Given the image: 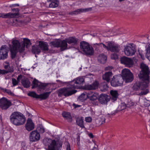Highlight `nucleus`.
Listing matches in <instances>:
<instances>
[{"mask_svg": "<svg viewBox=\"0 0 150 150\" xmlns=\"http://www.w3.org/2000/svg\"><path fill=\"white\" fill-rule=\"evenodd\" d=\"M141 70L138 74L139 78L142 81L136 82L132 87L133 91H136L140 89L144 91L139 93V95L141 96L146 94L149 92L146 88L150 82L149 75L150 71L148 66L142 62L140 65Z\"/></svg>", "mask_w": 150, "mask_h": 150, "instance_id": "1", "label": "nucleus"}, {"mask_svg": "<svg viewBox=\"0 0 150 150\" xmlns=\"http://www.w3.org/2000/svg\"><path fill=\"white\" fill-rule=\"evenodd\" d=\"M11 122L16 126H19L24 123L25 121V117L22 113L18 112H14L10 117Z\"/></svg>", "mask_w": 150, "mask_h": 150, "instance_id": "2", "label": "nucleus"}, {"mask_svg": "<svg viewBox=\"0 0 150 150\" xmlns=\"http://www.w3.org/2000/svg\"><path fill=\"white\" fill-rule=\"evenodd\" d=\"M70 86L66 88H64L59 90L58 91V96H64L66 97L68 96L74 94L76 92V91L74 90L75 88H78L79 87L75 84L73 85L70 84Z\"/></svg>", "mask_w": 150, "mask_h": 150, "instance_id": "3", "label": "nucleus"}, {"mask_svg": "<svg viewBox=\"0 0 150 150\" xmlns=\"http://www.w3.org/2000/svg\"><path fill=\"white\" fill-rule=\"evenodd\" d=\"M80 47L81 50L86 55L91 56L94 53L93 47L87 42L84 41L81 42Z\"/></svg>", "mask_w": 150, "mask_h": 150, "instance_id": "4", "label": "nucleus"}, {"mask_svg": "<svg viewBox=\"0 0 150 150\" xmlns=\"http://www.w3.org/2000/svg\"><path fill=\"white\" fill-rule=\"evenodd\" d=\"M122 76L126 83L131 82L134 79V76L129 69H124L122 71Z\"/></svg>", "mask_w": 150, "mask_h": 150, "instance_id": "5", "label": "nucleus"}, {"mask_svg": "<svg viewBox=\"0 0 150 150\" xmlns=\"http://www.w3.org/2000/svg\"><path fill=\"white\" fill-rule=\"evenodd\" d=\"M13 47L11 49L18 51L20 52H22L24 50V44H21L17 40H13L12 42Z\"/></svg>", "mask_w": 150, "mask_h": 150, "instance_id": "6", "label": "nucleus"}, {"mask_svg": "<svg viewBox=\"0 0 150 150\" xmlns=\"http://www.w3.org/2000/svg\"><path fill=\"white\" fill-rule=\"evenodd\" d=\"M133 44H130L129 45L125 47L124 49L125 53L127 56H132L134 55L136 52V49Z\"/></svg>", "mask_w": 150, "mask_h": 150, "instance_id": "7", "label": "nucleus"}, {"mask_svg": "<svg viewBox=\"0 0 150 150\" xmlns=\"http://www.w3.org/2000/svg\"><path fill=\"white\" fill-rule=\"evenodd\" d=\"M120 61L121 64H124L127 67H130L133 65V60L131 58L125 56L120 58Z\"/></svg>", "mask_w": 150, "mask_h": 150, "instance_id": "8", "label": "nucleus"}, {"mask_svg": "<svg viewBox=\"0 0 150 150\" xmlns=\"http://www.w3.org/2000/svg\"><path fill=\"white\" fill-rule=\"evenodd\" d=\"M40 138L39 133L36 130L32 131L30 134V140L31 142H34L39 141Z\"/></svg>", "mask_w": 150, "mask_h": 150, "instance_id": "9", "label": "nucleus"}, {"mask_svg": "<svg viewBox=\"0 0 150 150\" xmlns=\"http://www.w3.org/2000/svg\"><path fill=\"white\" fill-rule=\"evenodd\" d=\"M8 51L6 46L4 45L1 46L0 49V60L4 59L7 57Z\"/></svg>", "mask_w": 150, "mask_h": 150, "instance_id": "10", "label": "nucleus"}, {"mask_svg": "<svg viewBox=\"0 0 150 150\" xmlns=\"http://www.w3.org/2000/svg\"><path fill=\"white\" fill-rule=\"evenodd\" d=\"M11 102L4 98L0 99V107L2 110L7 109L11 105Z\"/></svg>", "mask_w": 150, "mask_h": 150, "instance_id": "11", "label": "nucleus"}, {"mask_svg": "<svg viewBox=\"0 0 150 150\" xmlns=\"http://www.w3.org/2000/svg\"><path fill=\"white\" fill-rule=\"evenodd\" d=\"M124 80L122 76L120 75L113 76V86H118L122 85Z\"/></svg>", "mask_w": 150, "mask_h": 150, "instance_id": "12", "label": "nucleus"}, {"mask_svg": "<svg viewBox=\"0 0 150 150\" xmlns=\"http://www.w3.org/2000/svg\"><path fill=\"white\" fill-rule=\"evenodd\" d=\"M120 46L113 42V59L117 60L119 58V52L120 50Z\"/></svg>", "mask_w": 150, "mask_h": 150, "instance_id": "13", "label": "nucleus"}, {"mask_svg": "<svg viewBox=\"0 0 150 150\" xmlns=\"http://www.w3.org/2000/svg\"><path fill=\"white\" fill-rule=\"evenodd\" d=\"M62 146L60 144L57 143L55 140H52L50 145L48 146L47 150H58Z\"/></svg>", "mask_w": 150, "mask_h": 150, "instance_id": "14", "label": "nucleus"}, {"mask_svg": "<svg viewBox=\"0 0 150 150\" xmlns=\"http://www.w3.org/2000/svg\"><path fill=\"white\" fill-rule=\"evenodd\" d=\"M110 97L106 94H102L99 98V100L101 104H105L110 100Z\"/></svg>", "mask_w": 150, "mask_h": 150, "instance_id": "15", "label": "nucleus"}, {"mask_svg": "<svg viewBox=\"0 0 150 150\" xmlns=\"http://www.w3.org/2000/svg\"><path fill=\"white\" fill-rule=\"evenodd\" d=\"M25 127L28 131H30L34 129L35 127L34 124L31 119L29 118L27 120Z\"/></svg>", "mask_w": 150, "mask_h": 150, "instance_id": "16", "label": "nucleus"}, {"mask_svg": "<svg viewBox=\"0 0 150 150\" xmlns=\"http://www.w3.org/2000/svg\"><path fill=\"white\" fill-rule=\"evenodd\" d=\"M94 45H97L98 46H103V47L106 49L108 50H110L111 52H112V44L111 42H108L107 45L106 46L103 43H96L94 44Z\"/></svg>", "mask_w": 150, "mask_h": 150, "instance_id": "17", "label": "nucleus"}, {"mask_svg": "<svg viewBox=\"0 0 150 150\" xmlns=\"http://www.w3.org/2000/svg\"><path fill=\"white\" fill-rule=\"evenodd\" d=\"M99 84L98 82L96 81L92 84L87 85L86 87V89L88 90L96 89L98 88Z\"/></svg>", "mask_w": 150, "mask_h": 150, "instance_id": "18", "label": "nucleus"}, {"mask_svg": "<svg viewBox=\"0 0 150 150\" xmlns=\"http://www.w3.org/2000/svg\"><path fill=\"white\" fill-rule=\"evenodd\" d=\"M98 95L97 93L90 91L88 93V98L92 100H95L97 99Z\"/></svg>", "mask_w": 150, "mask_h": 150, "instance_id": "19", "label": "nucleus"}, {"mask_svg": "<svg viewBox=\"0 0 150 150\" xmlns=\"http://www.w3.org/2000/svg\"><path fill=\"white\" fill-rule=\"evenodd\" d=\"M48 2H50L49 7L51 8H54L57 7L59 4V1L58 0H47Z\"/></svg>", "mask_w": 150, "mask_h": 150, "instance_id": "20", "label": "nucleus"}, {"mask_svg": "<svg viewBox=\"0 0 150 150\" xmlns=\"http://www.w3.org/2000/svg\"><path fill=\"white\" fill-rule=\"evenodd\" d=\"M84 80L83 77H78L76 79V80L75 81H73L72 82H70L71 85H73L75 84V85H77L79 87V86L78 85L79 84H80L81 83H83L84 82Z\"/></svg>", "mask_w": 150, "mask_h": 150, "instance_id": "21", "label": "nucleus"}, {"mask_svg": "<svg viewBox=\"0 0 150 150\" xmlns=\"http://www.w3.org/2000/svg\"><path fill=\"white\" fill-rule=\"evenodd\" d=\"M39 45L40 50L43 51H47L48 50V45L46 42L40 41Z\"/></svg>", "mask_w": 150, "mask_h": 150, "instance_id": "22", "label": "nucleus"}, {"mask_svg": "<svg viewBox=\"0 0 150 150\" xmlns=\"http://www.w3.org/2000/svg\"><path fill=\"white\" fill-rule=\"evenodd\" d=\"M107 59L106 56L103 54H100L98 57V61L102 64L105 63L106 62Z\"/></svg>", "mask_w": 150, "mask_h": 150, "instance_id": "23", "label": "nucleus"}, {"mask_svg": "<svg viewBox=\"0 0 150 150\" xmlns=\"http://www.w3.org/2000/svg\"><path fill=\"white\" fill-rule=\"evenodd\" d=\"M112 72L111 71H109L105 73L103 76V79L107 82H109L110 80V77L112 76Z\"/></svg>", "mask_w": 150, "mask_h": 150, "instance_id": "24", "label": "nucleus"}, {"mask_svg": "<svg viewBox=\"0 0 150 150\" xmlns=\"http://www.w3.org/2000/svg\"><path fill=\"white\" fill-rule=\"evenodd\" d=\"M62 115L69 122L71 121L72 117L69 112H64L62 113Z\"/></svg>", "mask_w": 150, "mask_h": 150, "instance_id": "25", "label": "nucleus"}, {"mask_svg": "<svg viewBox=\"0 0 150 150\" xmlns=\"http://www.w3.org/2000/svg\"><path fill=\"white\" fill-rule=\"evenodd\" d=\"M21 83L25 87L27 88L30 86V82L27 78H23Z\"/></svg>", "mask_w": 150, "mask_h": 150, "instance_id": "26", "label": "nucleus"}, {"mask_svg": "<svg viewBox=\"0 0 150 150\" xmlns=\"http://www.w3.org/2000/svg\"><path fill=\"white\" fill-rule=\"evenodd\" d=\"M50 93L51 92H49L41 94L38 95V98L40 99L41 100H45L49 97Z\"/></svg>", "mask_w": 150, "mask_h": 150, "instance_id": "27", "label": "nucleus"}, {"mask_svg": "<svg viewBox=\"0 0 150 150\" xmlns=\"http://www.w3.org/2000/svg\"><path fill=\"white\" fill-rule=\"evenodd\" d=\"M60 47L62 51H63L67 49V40H63L60 41Z\"/></svg>", "mask_w": 150, "mask_h": 150, "instance_id": "28", "label": "nucleus"}, {"mask_svg": "<svg viewBox=\"0 0 150 150\" xmlns=\"http://www.w3.org/2000/svg\"><path fill=\"white\" fill-rule=\"evenodd\" d=\"M76 122L77 124L82 128L84 127L83 125V117H78L76 118Z\"/></svg>", "mask_w": 150, "mask_h": 150, "instance_id": "29", "label": "nucleus"}, {"mask_svg": "<svg viewBox=\"0 0 150 150\" xmlns=\"http://www.w3.org/2000/svg\"><path fill=\"white\" fill-rule=\"evenodd\" d=\"M32 51L34 54H39L41 52V50L39 45H34L33 46Z\"/></svg>", "mask_w": 150, "mask_h": 150, "instance_id": "30", "label": "nucleus"}, {"mask_svg": "<svg viewBox=\"0 0 150 150\" xmlns=\"http://www.w3.org/2000/svg\"><path fill=\"white\" fill-rule=\"evenodd\" d=\"M100 88L101 91L104 92L107 90L108 88V86L106 83L104 82L100 83Z\"/></svg>", "mask_w": 150, "mask_h": 150, "instance_id": "31", "label": "nucleus"}, {"mask_svg": "<svg viewBox=\"0 0 150 150\" xmlns=\"http://www.w3.org/2000/svg\"><path fill=\"white\" fill-rule=\"evenodd\" d=\"M22 44H24L25 45L24 48L25 46H26V48H28L31 45V43L29 40L25 38L24 39L23 42Z\"/></svg>", "mask_w": 150, "mask_h": 150, "instance_id": "32", "label": "nucleus"}, {"mask_svg": "<svg viewBox=\"0 0 150 150\" xmlns=\"http://www.w3.org/2000/svg\"><path fill=\"white\" fill-rule=\"evenodd\" d=\"M66 40H67V42L69 44L71 43L75 44H76L77 42L76 39L73 37L69 38L66 39Z\"/></svg>", "mask_w": 150, "mask_h": 150, "instance_id": "33", "label": "nucleus"}, {"mask_svg": "<svg viewBox=\"0 0 150 150\" xmlns=\"http://www.w3.org/2000/svg\"><path fill=\"white\" fill-rule=\"evenodd\" d=\"M18 16L17 13H9L5 14V18H13Z\"/></svg>", "mask_w": 150, "mask_h": 150, "instance_id": "34", "label": "nucleus"}, {"mask_svg": "<svg viewBox=\"0 0 150 150\" xmlns=\"http://www.w3.org/2000/svg\"><path fill=\"white\" fill-rule=\"evenodd\" d=\"M40 84V82L36 79H34L32 82V88H34L37 87H39Z\"/></svg>", "mask_w": 150, "mask_h": 150, "instance_id": "35", "label": "nucleus"}, {"mask_svg": "<svg viewBox=\"0 0 150 150\" xmlns=\"http://www.w3.org/2000/svg\"><path fill=\"white\" fill-rule=\"evenodd\" d=\"M50 45L52 47H59L60 45V41H57L52 42L50 43Z\"/></svg>", "mask_w": 150, "mask_h": 150, "instance_id": "36", "label": "nucleus"}, {"mask_svg": "<svg viewBox=\"0 0 150 150\" xmlns=\"http://www.w3.org/2000/svg\"><path fill=\"white\" fill-rule=\"evenodd\" d=\"M122 33L119 30L118 28L115 27L113 29V36L121 34Z\"/></svg>", "mask_w": 150, "mask_h": 150, "instance_id": "37", "label": "nucleus"}, {"mask_svg": "<svg viewBox=\"0 0 150 150\" xmlns=\"http://www.w3.org/2000/svg\"><path fill=\"white\" fill-rule=\"evenodd\" d=\"M13 72V69L11 68L7 70L0 69V74H5L8 72Z\"/></svg>", "mask_w": 150, "mask_h": 150, "instance_id": "38", "label": "nucleus"}, {"mask_svg": "<svg viewBox=\"0 0 150 150\" xmlns=\"http://www.w3.org/2000/svg\"><path fill=\"white\" fill-rule=\"evenodd\" d=\"M119 95L117 91L116 90H113V102L117 100Z\"/></svg>", "mask_w": 150, "mask_h": 150, "instance_id": "39", "label": "nucleus"}, {"mask_svg": "<svg viewBox=\"0 0 150 150\" xmlns=\"http://www.w3.org/2000/svg\"><path fill=\"white\" fill-rule=\"evenodd\" d=\"M82 12L81 8H80L71 12L69 13V14L70 15H73L74 14H77Z\"/></svg>", "mask_w": 150, "mask_h": 150, "instance_id": "40", "label": "nucleus"}, {"mask_svg": "<svg viewBox=\"0 0 150 150\" xmlns=\"http://www.w3.org/2000/svg\"><path fill=\"white\" fill-rule=\"evenodd\" d=\"M88 93H83L80 96L79 98L82 100H85L88 98Z\"/></svg>", "mask_w": 150, "mask_h": 150, "instance_id": "41", "label": "nucleus"}, {"mask_svg": "<svg viewBox=\"0 0 150 150\" xmlns=\"http://www.w3.org/2000/svg\"><path fill=\"white\" fill-rule=\"evenodd\" d=\"M28 95L29 96L33 97L34 98H38V95L35 92L32 91L29 92L28 94Z\"/></svg>", "mask_w": 150, "mask_h": 150, "instance_id": "42", "label": "nucleus"}, {"mask_svg": "<svg viewBox=\"0 0 150 150\" xmlns=\"http://www.w3.org/2000/svg\"><path fill=\"white\" fill-rule=\"evenodd\" d=\"M37 130L41 133H43L45 131V129L42 125H39L38 127Z\"/></svg>", "mask_w": 150, "mask_h": 150, "instance_id": "43", "label": "nucleus"}, {"mask_svg": "<svg viewBox=\"0 0 150 150\" xmlns=\"http://www.w3.org/2000/svg\"><path fill=\"white\" fill-rule=\"evenodd\" d=\"M11 58L12 59L14 58L16 55V54L17 52L18 51L16 50H13L11 49Z\"/></svg>", "mask_w": 150, "mask_h": 150, "instance_id": "44", "label": "nucleus"}, {"mask_svg": "<svg viewBox=\"0 0 150 150\" xmlns=\"http://www.w3.org/2000/svg\"><path fill=\"white\" fill-rule=\"evenodd\" d=\"M134 104V103L132 102L131 100H129L126 105V107H130L133 106Z\"/></svg>", "mask_w": 150, "mask_h": 150, "instance_id": "45", "label": "nucleus"}, {"mask_svg": "<svg viewBox=\"0 0 150 150\" xmlns=\"http://www.w3.org/2000/svg\"><path fill=\"white\" fill-rule=\"evenodd\" d=\"M105 119L103 117L102 118L97 119L96 122L100 125L102 124L103 123L105 122Z\"/></svg>", "mask_w": 150, "mask_h": 150, "instance_id": "46", "label": "nucleus"}, {"mask_svg": "<svg viewBox=\"0 0 150 150\" xmlns=\"http://www.w3.org/2000/svg\"><path fill=\"white\" fill-rule=\"evenodd\" d=\"M47 84H48L47 83H41L40 82V84H39L38 87L41 89H44Z\"/></svg>", "mask_w": 150, "mask_h": 150, "instance_id": "47", "label": "nucleus"}, {"mask_svg": "<svg viewBox=\"0 0 150 150\" xmlns=\"http://www.w3.org/2000/svg\"><path fill=\"white\" fill-rule=\"evenodd\" d=\"M146 56L148 57H150V44L148 45V47L146 49Z\"/></svg>", "mask_w": 150, "mask_h": 150, "instance_id": "48", "label": "nucleus"}, {"mask_svg": "<svg viewBox=\"0 0 150 150\" xmlns=\"http://www.w3.org/2000/svg\"><path fill=\"white\" fill-rule=\"evenodd\" d=\"M18 83V81L15 79L13 78L12 79V83L13 86L17 85Z\"/></svg>", "mask_w": 150, "mask_h": 150, "instance_id": "49", "label": "nucleus"}, {"mask_svg": "<svg viewBox=\"0 0 150 150\" xmlns=\"http://www.w3.org/2000/svg\"><path fill=\"white\" fill-rule=\"evenodd\" d=\"M82 10V12H86L90 11L92 10V8H86L84 9L81 8Z\"/></svg>", "mask_w": 150, "mask_h": 150, "instance_id": "50", "label": "nucleus"}, {"mask_svg": "<svg viewBox=\"0 0 150 150\" xmlns=\"http://www.w3.org/2000/svg\"><path fill=\"white\" fill-rule=\"evenodd\" d=\"M12 10L13 12L15 11V13H17L18 16V15L19 10L18 8H13L12 9Z\"/></svg>", "mask_w": 150, "mask_h": 150, "instance_id": "51", "label": "nucleus"}, {"mask_svg": "<svg viewBox=\"0 0 150 150\" xmlns=\"http://www.w3.org/2000/svg\"><path fill=\"white\" fill-rule=\"evenodd\" d=\"M85 121L87 122H90L92 121V118L90 117H87L85 118Z\"/></svg>", "mask_w": 150, "mask_h": 150, "instance_id": "52", "label": "nucleus"}, {"mask_svg": "<svg viewBox=\"0 0 150 150\" xmlns=\"http://www.w3.org/2000/svg\"><path fill=\"white\" fill-rule=\"evenodd\" d=\"M4 91L5 92L8 93L9 94L12 95V92L10 90H8V89H5L4 90Z\"/></svg>", "mask_w": 150, "mask_h": 150, "instance_id": "53", "label": "nucleus"}, {"mask_svg": "<svg viewBox=\"0 0 150 150\" xmlns=\"http://www.w3.org/2000/svg\"><path fill=\"white\" fill-rule=\"evenodd\" d=\"M121 107H122L121 109V110H123L125 108L127 107L126 105L123 103L121 105Z\"/></svg>", "mask_w": 150, "mask_h": 150, "instance_id": "54", "label": "nucleus"}, {"mask_svg": "<svg viewBox=\"0 0 150 150\" xmlns=\"http://www.w3.org/2000/svg\"><path fill=\"white\" fill-rule=\"evenodd\" d=\"M22 75H20L19 76H18L17 79L18 81V82H19L20 81V80L22 79Z\"/></svg>", "mask_w": 150, "mask_h": 150, "instance_id": "55", "label": "nucleus"}, {"mask_svg": "<svg viewBox=\"0 0 150 150\" xmlns=\"http://www.w3.org/2000/svg\"><path fill=\"white\" fill-rule=\"evenodd\" d=\"M0 17L5 18V14L4 13H0Z\"/></svg>", "mask_w": 150, "mask_h": 150, "instance_id": "56", "label": "nucleus"}, {"mask_svg": "<svg viewBox=\"0 0 150 150\" xmlns=\"http://www.w3.org/2000/svg\"><path fill=\"white\" fill-rule=\"evenodd\" d=\"M67 150H71L69 144L68 143L67 144Z\"/></svg>", "mask_w": 150, "mask_h": 150, "instance_id": "57", "label": "nucleus"}, {"mask_svg": "<svg viewBox=\"0 0 150 150\" xmlns=\"http://www.w3.org/2000/svg\"><path fill=\"white\" fill-rule=\"evenodd\" d=\"M139 54L140 56L141 57L142 59H143L144 58V55L143 54L141 53L140 52H139Z\"/></svg>", "mask_w": 150, "mask_h": 150, "instance_id": "58", "label": "nucleus"}, {"mask_svg": "<svg viewBox=\"0 0 150 150\" xmlns=\"http://www.w3.org/2000/svg\"><path fill=\"white\" fill-rule=\"evenodd\" d=\"M73 106L75 108H77V107H80L81 106L80 105H76V104H75L74 103L73 104Z\"/></svg>", "mask_w": 150, "mask_h": 150, "instance_id": "59", "label": "nucleus"}, {"mask_svg": "<svg viewBox=\"0 0 150 150\" xmlns=\"http://www.w3.org/2000/svg\"><path fill=\"white\" fill-rule=\"evenodd\" d=\"M89 136L91 138H93V135L91 133L89 134Z\"/></svg>", "mask_w": 150, "mask_h": 150, "instance_id": "60", "label": "nucleus"}, {"mask_svg": "<svg viewBox=\"0 0 150 150\" xmlns=\"http://www.w3.org/2000/svg\"><path fill=\"white\" fill-rule=\"evenodd\" d=\"M16 6H19V5L18 4H14L12 5V6L13 7H15Z\"/></svg>", "mask_w": 150, "mask_h": 150, "instance_id": "61", "label": "nucleus"}, {"mask_svg": "<svg viewBox=\"0 0 150 150\" xmlns=\"http://www.w3.org/2000/svg\"><path fill=\"white\" fill-rule=\"evenodd\" d=\"M5 69H8L9 67V66L8 65H6L4 67Z\"/></svg>", "mask_w": 150, "mask_h": 150, "instance_id": "62", "label": "nucleus"}, {"mask_svg": "<svg viewBox=\"0 0 150 150\" xmlns=\"http://www.w3.org/2000/svg\"><path fill=\"white\" fill-rule=\"evenodd\" d=\"M92 150H98V149L96 147H94Z\"/></svg>", "mask_w": 150, "mask_h": 150, "instance_id": "63", "label": "nucleus"}, {"mask_svg": "<svg viewBox=\"0 0 150 150\" xmlns=\"http://www.w3.org/2000/svg\"><path fill=\"white\" fill-rule=\"evenodd\" d=\"M110 93L111 96H112V90H111L110 91Z\"/></svg>", "mask_w": 150, "mask_h": 150, "instance_id": "64", "label": "nucleus"}]
</instances>
